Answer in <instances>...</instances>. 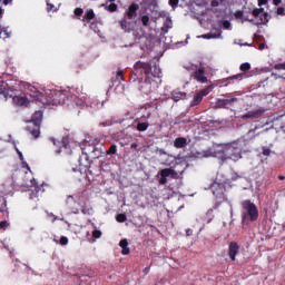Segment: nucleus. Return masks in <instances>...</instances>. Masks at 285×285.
<instances>
[{
	"mask_svg": "<svg viewBox=\"0 0 285 285\" xmlns=\"http://www.w3.org/2000/svg\"><path fill=\"white\" fill-rule=\"evenodd\" d=\"M207 157H217L222 159V161H226L227 159H232L233 161H239L242 159V155L239 150L230 145H218L214 149L210 150V154Z\"/></svg>",
	"mask_w": 285,
	"mask_h": 285,
	"instance_id": "1",
	"label": "nucleus"
},
{
	"mask_svg": "<svg viewBox=\"0 0 285 285\" xmlns=\"http://www.w3.org/2000/svg\"><path fill=\"white\" fill-rule=\"evenodd\" d=\"M244 216L243 220L249 219L250 222H255L257 217H259V212L257 210V206L249 200L243 203Z\"/></svg>",
	"mask_w": 285,
	"mask_h": 285,
	"instance_id": "2",
	"label": "nucleus"
},
{
	"mask_svg": "<svg viewBox=\"0 0 285 285\" xmlns=\"http://www.w3.org/2000/svg\"><path fill=\"white\" fill-rule=\"evenodd\" d=\"M253 17H255L256 26H263L264 23H268V13L264 12V9H254Z\"/></svg>",
	"mask_w": 285,
	"mask_h": 285,
	"instance_id": "3",
	"label": "nucleus"
},
{
	"mask_svg": "<svg viewBox=\"0 0 285 285\" xmlns=\"http://www.w3.org/2000/svg\"><path fill=\"white\" fill-rule=\"evenodd\" d=\"M41 124V112H38V119L32 120L29 122V132L37 139L39 137L40 131H39V125Z\"/></svg>",
	"mask_w": 285,
	"mask_h": 285,
	"instance_id": "4",
	"label": "nucleus"
},
{
	"mask_svg": "<svg viewBox=\"0 0 285 285\" xmlns=\"http://www.w3.org/2000/svg\"><path fill=\"white\" fill-rule=\"evenodd\" d=\"M139 10V4L132 3L128 10H127V16L128 19H134V17H137V11Z\"/></svg>",
	"mask_w": 285,
	"mask_h": 285,
	"instance_id": "5",
	"label": "nucleus"
},
{
	"mask_svg": "<svg viewBox=\"0 0 285 285\" xmlns=\"http://www.w3.org/2000/svg\"><path fill=\"white\" fill-rule=\"evenodd\" d=\"M237 253H239V245H237V243H232L229 245V257L233 262H235V255H237Z\"/></svg>",
	"mask_w": 285,
	"mask_h": 285,
	"instance_id": "6",
	"label": "nucleus"
},
{
	"mask_svg": "<svg viewBox=\"0 0 285 285\" xmlns=\"http://www.w3.org/2000/svg\"><path fill=\"white\" fill-rule=\"evenodd\" d=\"M13 101L18 106H28V98L23 96H14Z\"/></svg>",
	"mask_w": 285,
	"mask_h": 285,
	"instance_id": "7",
	"label": "nucleus"
},
{
	"mask_svg": "<svg viewBox=\"0 0 285 285\" xmlns=\"http://www.w3.org/2000/svg\"><path fill=\"white\" fill-rule=\"evenodd\" d=\"M198 39H222V32L218 31L217 33H206L198 36Z\"/></svg>",
	"mask_w": 285,
	"mask_h": 285,
	"instance_id": "8",
	"label": "nucleus"
},
{
	"mask_svg": "<svg viewBox=\"0 0 285 285\" xmlns=\"http://www.w3.org/2000/svg\"><path fill=\"white\" fill-rule=\"evenodd\" d=\"M208 95V89L203 90L202 94H197L194 98V106H197V104L202 102V99Z\"/></svg>",
	"mask_w": 285,
	"mask_h": 285,
	"instance_id": "9",
	"label": "nucleus"
},
{
	"mask_svg": "<svg viewBox=\"0 0 285 285\" xmlns=\"http://www.w3.org/2000/svg\"><path fill=\"white\" fill-rule=\"evenodd\" d=\"M195 78L197 81H200V83H206V81H208V79L204 76V69H199L196 72Z\"/></svg>",
	"mask_w": 285,
	"mask_h": 285,
	"instance_id": "10",
	"label": "nucleus"
},
{
	"mask_svg": "<svg viewBox=\"0 0 285 285\" xmlns=\"http://www.w3.org/2000/svg\"><path fill=\"white\" fill-rule=\"evenodd\" d=\"M120 248H122L121 254L128 255L130 253V248H128V240L122 239L120 240Z\"/></svg>",
	"mask_w": 285,
	"mask_h": 285,
	"instance_id": "11",
	"label": "nucleus"
},
{
	"mask_svg": "<svg viewBox=\"0 0 285 285\" xmlns=\"http://www.w3.org/2000/svg\"><path fill=\"white\" fill-rule=\"evenodd\" d=\"M174 146L176 148H184L186 146V138H177L175 141H174Z\"/></svg>",
	"mask_w": 285,
	"mask_h": 285,
	"instance_id": "12",
	"label": "nucleus"
},
{
	"mask_svg": "<svg viewBox=\"0 0 285 285\" xmlns=\"http://www.w3.org/2000/svg\"><path fill=\"white\" fill-rule=\"evenodd\" d=\"M53 242L56 244H60V246H67L68 238L66 236H62L60 239L58 237L53 238Z\"/></svg>",
	"mask_w": 285,
	"mask_h": 285,
	"instance_id": "13",
	"label": "nucleus"
},
{
	"mask_svg": "<svg viewBox=\"0 0 285 285\" xmlns=\"http://www.w3.org/2000/svg\"><path fill=\"white\" fill-rule=\"evenodd\" d=\"M170 175H175V170L170 169V168H166L160 170V176L161 177H170Z\"/></svg>",
	"mask_w": 285,
	"mask_h": 285,
	"instance_id": "14",
	"label": "nucleus"
},
{
	"mask_svg": "<svg viewBox=\"0 0 285 285\" xmlns=\"http://www.w3.org/2000/svg\"><path fill=\"white\" fill-rule=\"evenodd\" d=\"M62 147L65 150H68L70 148V136L62 137Z\"/></svg>",
	"mask_w": 285,
	"mask_h": 285,
	"instance_id": "15",
	"label": "nucleus"
},
{
	"mask_svg": "<svg viewBox=\"0 0 285 285\" xmlns=\"http://www.w3.org/2000/svg\"><path fill=\"white\" fill-rule=\"evenodd\" d=\"M29 96L32 97V99H37V100L43 102V98H41L42 96L39 91H33V92L29 94Z\"/></svg>",
	"mask_w": 285,
	"mask_h": 285,
	"instance_id": "16",
	"label": "nucleus"
},
{
	"mask_svg": "<svg viewBox=\"0 0 285 285\" xmlns=\"http://www.w3.org/2000/svg\"><path fill=\"white\" fill-rule=\"evenodd\" d=\"M137 128H138V130L144 132V130H148V124L147 122H140V124H138Z\"/></svg>",
	"mask_w": 285,
	"mask_h": 285,
	"instance_id": "17",
	"label": "nucleus"
},
{
	"mask_svg": "<svg viewBox=\"0 0 285 285\" xmlns=\"http://www.w3.org/2000/svg\"><path fill=\"white\" fill-rule=\"evenodd\" d=\"M85 19H87L88 21H90V19H95V11H87V13L85 14Z\"/></svg>",
	"mask_w": 285,
	"mask_h": 285,
	"instance_id": "18",
	"label": "nucleus"
},
{
	"mask_svg": "<svg viewBox=\"0 0 285 285\" xmlns=\"http://www.w3.org/2000/svg\"><path fill=\"white\" fill-rule=\"evenodd\" d=\"M92 238H94V239H99V238H101V230L95 229V230L92 232Z\"/></svg>",
	"mask_w": 285,
	"mask_h": 285,
	"instance_id": "19",
	"label": "nucleus"
},
{
	"mask_svg": "<svg viewBox=\"0 0 285 285\" xmlns=\"http://www.w3.org/2000/svg\"><path fill=\"white\" fill-rule=\"evenodd\" d=\"M18 154H19V157L22 161L23 168H27V170H30V167H28V163L23 161V154H21V151H18Z\"/></svg>",
	"mask_w": 285,
	"mask_h": 285,
	"instance_id": "20",
	"label": "nucleus"
},
{
	"mask_svg": "<svg viewBox=\"0 0 285 285\" xmlns=\"http://www.w3.org/2000/svg\"><path fill=\"white\" fill-rule=\"evenodd\" d=\"M240 70L243 72H246V70H250V63L245 62V63L240 65Z\"/></svg>",
	"mask_w": 285,
	"mask_h": 285,
	"instance_id": "21",
	"label": "nucleus"
},
{
	"mask_svg": "<svg viewBox=\"0 0 285 285\" xmlns=\"http://www.w3.org/2000/svg\"><path fill=\"white\" fill-rule=\"evenodd\" d=\"M115 153H117V145H112L107 151V155H115Z\"/></svg>",
	"mask_w": 285,
	"mask_h": 285,
	"instance_id": "22",
	"label": "nucleus"
},
{
	"mask_svg": "<svg viewBox=\"0 0 285 285\" xmlns=\"http://www.w3.org/2000/svg\"><path fill=\"white\" fill-rule=\"evenodd\" d=\"M173 161H175V157L168 156V159L165 160V166H173Z\"/></svg>",
	"mask_w": 285,
	"mask_h": 285,
	"instance_id": "23",
	"label": "nucleus"
},
{
	"mask_svg": "<svg viewBox=\"0 0 285 285\" xmlns=\"http://www.w3.org/2000/svg\"><path fill=\"white\" fill-rule=\"evenodd\" d=\"M117 222H119L120 224H122V222H126V215L124 214H119L117 217H116Z\"/></svg>",
	"mask_w": 285,
	"mask_h": 285,
	"instance_id": "24",
	"label": "nucleus"
},
{
	"mask_svg": "<svg viewBox=\"0 0 285 285\" xmlns=\"http://www.w3.org/2000/svg\"><path fill=\"white\" fill-rule=\"evenodd\" d=\"M47 10H59V8L55 7V4L50 3V2H47Z\"/></svg>",
	"mask_w": 285,
	"mask_h": 285,
	"instance_id": "25",
	"label": "nucleus"
},
{
	"mask_svg": "<svg viewBox=\"0 0 285 285\" xmlns=\"http://www.w3.org/2000/svg\"><path fill=\"white\" fill-rule=\"evenodd\" d=\"M149 21H150V18H148V16H142L141 22H142L144 26H148Z\"/></svg>",
	"mask_w": 285,
	"mask_h": 285,
	"instance_id": "26",
	"label": "nucleus"
},
{
	"mask_svg": "<svg viewBox=\"0 0 285 285\" xmlns=\"http://www.w3.org/2000/svg\"><path fill=\"white\" fill-rule=\"evenodd\" d=\"M275 70H285V62L284 63H278V65H275Z\"/></svg>",
	"mask_w": 285,
	"mask_h": 285,
	"instance_id": "27",
	"label": "nucleus"
},
{
	"mask_svg": "<svg viewBox=\"0 0 285 285\" xmlns=\"http://www.w3.org/2000/svg\"><path fill=\"white\" fill-rule=\"evenodd\" d=\"M155 71H154V77L159 78V75H161V69L154 67Z\"/></svg>",
	"mask_w": 285,
	"mask_h": 285,
	"instance_id": "28",
	"label": "nucleus"
},
{
	"mask_svg": "<svg viewBox=\"0 0 285 285\" xmlns=\"http://www.w3.org/2000/svg\"><path fill=\"white\" fill-rule=\"evenodd\" d=\"M75 14H76V17H81V14H83V9H81V8L76 9Z\"/></svg>",
	"mask_w": 285,
	"mask_h": 285,
	"instance_id": "29",
	"label": "nucleus"
},
{
	"mask_svg": "<svg viewBox=\"0 0 285 285\" xmlns=\"http://www.w3.org/2000/svg\"><path fill=\"white\" fill-rule=\"evenodd\" d=\"M179 0H169V6H171V8H175L176 6H178Z\"/></svg>",
	"mask_w": 285,
	"mask_h": 285,
	"instance_id": "30",
	"label": "nucleus"
},
{
	"mask_svg": "<svg viewBox=\"0 0 285 285\" xmlns=\"http://www.w3.org/2000/svg\"><path fill=\"white\" fill-rule=\"evenodd\" d=\"M108 10L110 12H115L117 10V6L115 3L109 4Z\"/></svg>",
	"mask_w": 285,
	"mask_h": 285,
	"instance_id": "31",
	"label": "nucleus"
},
{
	"mask_svg": "<svg viewBox=\"0 0 285 285\" xmlns=\"http://www.w3.org/2000/svg\"><path fill=\"white\" fill-rule=\"evenodd\" d=\"M50 141L53 144V146H59V140H57V138L51 137Z\"/></svg>",
	"mask_w": 285,
	"mask_h": 285,
	"instance_id": "32",
	"label": "nucleus"
},
{
	"mask_svg": "<svg viewBox=\"0 0 285 285\" xmlns=\"http://www.w3.org/2000/svg\"><path fill=\"white\" fill-rule=\"evenodd\" d=\"M6 229V228H8V222H1L0 223V229Z\"/></svg>",
	"mask_w": 285,
	"mask_h": 285,
	"instance_id": "33",
	"label": "nucleus"
},
{
	"mask_svg": "<svg viewBox=\"0 0 285 285\" xmlns=\"http://www.w3.org/2000/svg\"><path fill=\"white\" fill-rule=\"evenodd\" d=\"M223 27L225 30H228L230 28V23L228 21H224Z\"/></svg>",
	"mask_w": 285,
	"mask_h": 285,
	"instance_id": "34",
	"label": "nucleus"
},
{
	"mask_svg": "<svg viewBox=\"0 0 285 285\" xmlns=\"http://www.w3.org/2000/svg\"><path fill=\"white\" fill-rule=\"evenodd\" d=\"M263 155H265L266 157H268V155H271V149L264 148V149H263Z\"/></svg>",
	"mask_w": 285,
	"mask_h": 285,
	"instance_id": "35",
	"label": "nucleus"
},
{
	"mask_svg": "<svg viewBox=\"0 0 285 285\" xmlns=\"http://www.w3.org/2000/svg\"><path fill=\"white\" fill-rule=\"evenodd\" d=\"M268 3V0H258V6H266Z\"/></svg>",
	"mask_w": 285,
	"mask_h": 285,
	"instance_id": "36",
	"label": "nucleus"
},
{
	"mask_svg": "<svg viewBox=\"0 0 285 285\" xmlns=\"http://www.w3.org/2000/svg\"><path fill=\"white\" fill-rule=\"evenodd\" d=\"M121 28H128V21H126V20H122L121 21Z\"/></svg>",
	"mask_w": 285,
	"mask_h": 285,
	"instance_id": "37",
	"label": "nucleus"
},
{
	"mask_svg": "<svg viewBox=\"0 0 285 285\" xmlns=\"http://www.w3.org/2000/svg\"><path fill=\"white\" fill-rule=\"evenodd\" d=\"M27 186H29V187L37 186V181L30 180V184H27Z\"/></svg>",
	"mask_w": 285,
	"mask_h": 285,
	"instance_id": "38",
	"label": "nucleus"
},
{
	"mask_svg": "<svg viewBox=\"0 0 285 285\" xmlns=\"http://www.w3.org/2000/svg\"><path fill=\"white\" fill-rule=\"evenodd\" d=\"M277 14H284V8H282V7L278 8V9H277Z\"/></svg>",
	"mask_w": 285,
	"mask_h": 285,
	"instance_id": "39",
	"label": "nucleus"
},
{
	"mask_svg": "<svg viewBox=\"0 0 285 285\" xmlns=\"http://www.w3.org/2000/svg\"><path fill=\"white\" fill-rule=\"evenodd\" d=\"M166 183H167L166 177H161L160 180H159V184L164 185Z\"/></svg>",
	"mask_w": 285,
	"mask_h": 285,
	"instance_id": "40",
	"label": "nucleus"
},
{
	"mask_svg": "<svg viewBox=\"0 0 285 285\" xmlns=\"http://www.w3.org/2000/svg\"><path fill=\"white\" fill-rule=\"evenodd\" d=\"M6 92V85L0 86V94Z\"/></svg>",
	"mask_w": 285,
	"mask_h": 285,
	"instance_id": "41",
	"label": "nucleus"
},
{
	"mask_svg": "<svg viewBox=\"0 0 285 285\" xmlns=\"http://www.w3.org/2000/svg\"><path fill=\"white\" fill-rule=\"evenodd\" d=\"M273 3L274 6H279V3H282V0H274Z\"/></svg>",
	"mask_w": 285,
	"mask_h": 285,
	"instance_id": "42",
	"label": "nucleus"
},
{
	"mask_svg": "<svg viewBox=\"0 0 285 285\" xmlns=\"http://www.w3.org/2000/svg\"><path fill=\"white\" fill-rule=\"evenodd\" d=\"M9 3H12V0H3L4 6H8Z\"/></svg>",
	"mask_w": 285,
	"mask_h": 285,
	"instance_id": "43",
	"label": "nucleus"
},
{
	"mask_svg": "<svg viewBox=\"0 0 285 285\" xmlns=\"http://www.w3.org/2000/svg\"><path fill=\"white\" fill-rule=\"evenodd\" d=\"M187 237H190V235H193V230H190V229H187Z\"/></svg>",
	"mask_w": 285,
	"mask_h": 285,
	"instance_id": "44",
	"label": "nucleus"
},
{
	"mask_svg": "<svg viewBox=\"0 0 285 285\" xmlns=\"http://www.w3.org/2000/svg\"><path fill=\"white\" fill-rule=\"evenodd\" d=\"M56 155H59L61 153V148H58L55 150Z\"/></svg>",
	"mask_w": 285,
	"mask_h": 285,
	"instance_id": "45",
	"label": "nucleus"
},
{
	"mask_svg": "<svg viewBox=\"0 0 285 285\" xmlns=\"http://www.w3.org/2000/svg\"><path fill=\"white\" fill-rule=\"evenodd\" d=\"M265 45H259V50H264Z\"/></svg>",
	"mask_w": 285,
	"mask_h": 285,
	"instance_id": "46",
	"label": "nucleus"
},
{
	"mask_svg": "<svg viewBox=\"0 0 285 285\" xmlns=\"http://www.w3.org/2000/svg\"><path fill=\"white\" fill-rule=\"evenodd\" d=\"M0 14H3V9L0 8Z\"/></svg>",
	"mask_w": 285,
	"mask_h": 285,
	"instance_id": "47",
	"label": "nucleus"
},
{
	"mask_svg": "<svg viewBox=\"0 0 285 285\" xmlns=\"http://www.w3.org/2000/svg\"><path fill=\"white\" fill-rule=\"evenodd\" d=\"M147 82L150 83V78H147Z\"/></svg>",
	"mask_w": 285,
	"mask_h": 285,
	"instance_id": "48",
	"label": "nucleus"
},
{
	"mask_svg": "<svg viewBox=\"0 0 285 285\" xmlns=\"http://www.w3.org/2000/svg\"><path fill=\"white\" fill-rule=\"evenodd\" d=\"M160 154H161V155H166V153H164V151H160Z\"/></svg>",
	"mask_w": 285,
	"mask_h": 285,
	"instance_id": "49",
	"label": "nucleus"
},
{
	"mask_svg": "<svg viewBox=\"0 0 285 285\" xmlns=\"http://www.w3.org/2000/svg\"><path fill=\"white\" fill-rule=\"evenodd\" d=\"M282 121H285V117H283Z\"/></svg>",
	"mask_w": 285,
	"mask_h": 285,
	"instance_id": "50",
	"label": "nucleus"
},
{
	"mask_svg": "<svg viewBox=\"0 0 285 285\" xmlns=\"http://www.w3.org/2000/svg\"><path fill=\"white\" fill-rule=\"evenodd\" d=\"M109 1H115V0H109Z\"/></svg>",
	"mask_w": 285,
	"mask_h": 285,
	"instance_id": "51",
	"label": "nucleus"
}]
</instances>
